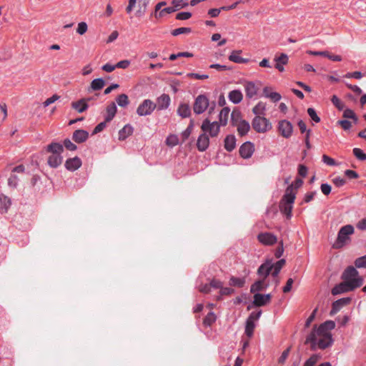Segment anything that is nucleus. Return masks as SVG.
I'll return each mask as SVG.
<instances>
[{"mask_svg":"<svg viewBox=\"0 0 366 366\" xmlns=\"http://www.w3.org/2000/svg\"><path fill=\"white\" fill-rule=\"evenodd\" d=\"M335 327V322L332 320H327L319 326L315 325L305 343L310 345L312 351L324 350L332 347L334 340L331 331Z\"/></svg>","mask_w":366,"mask_h":366,"instance_id":"nucleus-1","label":"nucleus"},{"mask_svg":"<svg viewBox=\"0 0 366 366\" xmlns=\"http://www.w3.org/2000/svg\"><path fill=\"white\" fill-rule=\"evenodd\" d=\"M285 264V259H281L275 263H273L272 259H267L257 269V274L262 277V279L265 280L269 274H271L274 278H276Z\"/></svg>","mask_w":366,"mask_h":366,"instance_id":"nucleus-2","label":"nucleus"},{"mask_svg":"<svg viewBox=\"0 0 366 366\" xmlns=\"http://www.w3.org/2000/svg\"><path fill=\"white\" fill-rule=\"evenodd\" d=\"M295 199V192H294L292 186L290 185L286 189L280 205L281 212L285 214L287 218H290L292 216V205Z\"/></svg>","mask_w":366,"mask_h":366,"instance_id":"nucleus-3","label":"nucleus"},{"mask_svg":"<svg viewBox=\"0 0 366 366\" xmlns=\"http://www.w3.org/2000/svg\"><path fill=\"white\" fill-rule=\"evenodd\" d=\"M354 227L351 224L342 227L338 232L337 237L334 244L335 247L336 248L342 247L350 240V236L354 233Z\"/></svg>","mask_w":366,"mask_h":366,"instance_id":"nucleus-4","label":"nucleus"},{"mask_svg":"<svg viewBox=\"0 0 366 366\" xmlns=\"http://www.w3.org/2000/svg\"><path fill=\"white\" fill-rule=\"evenodd\" d=\"M252 126L257 133H266L272 128L269 120L262 116H255L252 119Z\"/></svg>","mask_w":366,"mask_h":366,"instance_id":"nucleus-5","label":"nucleus"},{"mask_svg":"<svg viewBox=\"0 0 366 366\" xmlns=\"http://www.w3.org/2000/svg\"><path fill=\"white\" fill-rule=\"evenodd\" d=\"M341 278L347 282L360 284V287L362 285L364 281L363 278L359 275L357 268L353 266L347 267L342 272Z\"/></svg>","mask_w":366,"mask_h":366,"instance_id":"nucleus-6","label":"nucleus"},{"mask_svg":"<svg viewBox=\"0 0 366 366\" xmlns=\"http://www.w3.org/2000/svg\"><path fill=\"white\" fill-rule=\"evenodd\" d=\"M221 126L218 122H211L208 119H205L202 123L201 129L205 134L209 133V137L213 138L218 136Z\"/></svg>","mask_w":366,"mask_h":366,"instance_id":"nucleus-7","label":"nucleus"},{"mask_svg":"<svg viewBox=\"0 0 366 366\" xmlns=\"http://www.w3.org/2000/svg\"><path fill=\"white\" fill-rule=\"evenodd\" d=\"M209 106V100L206 94L198 95L193 104V111L196 114H203Z\"/></svg>","mask_w":366,"mask_h":366,"instance_id":"nucleus-8","label":"nucleus"},{"mask_svg":"<svg viewBox=\"0 0 366 366\" xmlns=\"http://www.w3.org/2000/svg\"><path fill=\"white\" fill-rule=\"evenodd\" d=\"M359 287L360 284H356V282H350L343 280L340 284L335 285L332 289L331 292L333 295H337L345 292L353 291Z\"/></svg>","mask_w":366,"mask_h":366,"instance_id":"nucleus-9","label":"nucleus"},{"mask_svg":"<svg viewBox=\"0 0 366 366\" xmlns=\"http://www.w3.org/2000/svg\"><path fill=\"white\" fill-rule=\"evenodd\" d=\"M157 108V105L150 99H144L137 107V114L140 117L150 115L154 109Z\"/></svg>","mask_w":366,"mask_h":366,"instance_id":"nucleus-10","label":"nucleus"},{"mask_svg":"<svg viewBox=\"0 0 366 366\" xmlns=\"http://www.w3.org/2000/svg\"><path fill=\"white\" fill-rule=\"evenodd\" d=\"M277 129L283 137L289 139L293 133V125L288 120H280L278 122Z\"/></svg>","mask_w":366,"mask_h":366,"instance_id":"nucleus-11","label":"nucleus"},{"mask_svg":"<svg viewBox=\"0 0 366 366\" xmlns=\"http://www.w3.org/2000/svg\"><path fill=\"white\" fill-rule=\"evenodd\" d=\"M258 241L267 246L274 244L277 242V237L270 232H262L257 235Z\"/></svg>","mask_w":366,"mask_h":366,"instance_id":"nucleus-12","label":"nucleus"},{"mask_svg":"<svg viewBox=\"0 0 366 366\" xmlns=\"http://www.w3.org/2000/svg\"><path fill=\"white\" fill-rule=\"evenodd\" d=\"M254 152V145L251 142H246L243 143L239 147V155L244 159L250 158Z\"/></svg>","mask_w":366,"mask_h":366,"instance_id":"nucleus-13","label":"nucleus"},{"mask_svg":"<svg viewBox=\"0 0 366 366\" xmlns=\"http://www.w3.org/2000/svg\"><path fill=\"white\" fill-rule=\"evenodd\" d=\"M272 298L270 294L262 295L260 293H256L254 295V300L252 304L256 307H262L267 305Z\"/></svg>","mask_w":366,"mask_h":366,"instance_id":"nucleus-14","label":"nucleus"},{"mask_svg":"<svg viewBox=\"0 0 366 366\" xmlns=\"http://www.w3.org/2000/svg\"><path fill=\"white\" fill-rule=\"evenodd\" d=\"M351 301L350 297H343L335 301L332 305V309L330 315H335L344 306L348 305Z\"/></svg>","mask_w":366,"mask_h":366,"instance_id":"nucleus-15","label":"nucleus"},{"mask_svg":"<svg viewBox=\"0 0 366 366\" xmlns=\"http://www.w3.org/2000/svg\"><path fill=\"white\" fill-rule=\"evenodd\" d=\"M209 146V137L207 134L202 133L197 140V148L199 152L206 151Z\"/></svg>","mask_w":366,"mask_h":366,"instance_id":"nucleus-16","label":"nucleus"},{"mask_svg":"<svg viewBox=\"0 0 366 366\" xmlns=\"http://www.w3.org/2000/svg\"><path fill=\"white\" fill-rule=\"evenodd\" d=\"M170 97L168 94H162L157 99V107L158 110H164L169 108L170 105Z\"/></svg>","mask_w":366,"mask_h":366,"instance_id":"nucleus-17","label":"nucleus"},{"mask_svg":"<svg viewBox=\"0 0 366 366\" xmlns=\"http://www.w3.org/2000/svg\"><path fill=\"white\" fill-rule=\"evenodd\" d=\"M274 61H275L274 67L282 72L285 71L284 65L287 64L289 58L286 54L282 53L279 56H275Z\"/></svg>","mask_w":366,"mask_h":366,"instance_id":"nucleus-18","label":"nucleus"},{"mask_svg":"<svg viewBox=\"0 0 366 366\" xmlns=\"http://www.w3.org/2000/svg\"><path fill=\"white\" fill-rule=\"evenodd\" d=\"M244 90L246 97L249 99H252L255 97L258 92V87L253 81H246L244 85Z\"/></svg>","mask_w":366,"mask_h":366,"instance_id":"nucleus-19","label":"nucleus"},{"mask_svg":"<svg viewBox=\"0 0 366 366\" xmlns=\"http://www.w3.org/2000/svg\"><path fill=\"white\" fill-rule=\"evenodd\" d=\"M242 53V50H234L229 54L228 59L229 61L237 64H246L249 61V59L242 57L240 55Z\"/></svg>","mask_w":366,"mask_h":366,"instance_id":"nucleus-20","label":"nucleus"},{"mask_svg":"<svg viewBox=\"0 0 366 366\" xmlns=\"http://www.w3.org/2000/svg\"><path fill=\"white\" fill-rule=\"evenodd\" d=\"M89 138V132L84 129L75 130L72 135V139L78 143H83Z\"/></svg>","mask_w":366,"mask_h":366,"instance_id":"nucleus-21","label":"nucleus"},{"mask_svg":"<svg viewBox=\"0 0 366 366\" xmlns=\"http://www.w3.org/2000/svg\"><path fill=\"white\" fill-rule=\"evenodd\" d=\"M81 166V160L78 157L68 159L65 162L66 169L74 172Z\"/></svg>","mask_w":366,"mask_h":366,"instance_id":"nucleus-22","label":"nucleus"},{"mask_svg":"<svg viewBox=\"0 0 366 366\" xmlns=\"http://www.w3.org/2000/svg\"><path fill=\"white\" fill-rule=\"evenodd\" d=\"M63 162V157L61 154H51L48 157V164L52 168H57Z\"/></svg>","mask_w":366,"mask_h":366,"instance_id":"nucleus-23","label":"nucleus"},{"mask_svg":"<svg viewBox=\"0 0 366 366\" xmlns=\"http://www.w3.org/2000/svg\"><path fill=\"white\" fill-rule=\"evenodd\" d=\"M11 205V199L4 194H1L0 195V213L1 214L7 213Z\"/></svg>","mask_w":366,"mask_h":366,"instance_id":"nucleus-24","label":"nucleus"},{"mask_svg":"<svg viewBox=\"0 0 366 366\" xmlns=\"http://www.w3.org/2000/svg\"><path fill=\"white\" fill-rule=\"evenodd\" d=\"M268 284L266 283L265 279H262L254 282L250 287V292L252 293H255L262 290H264L267 288Z\"/></svg>","mask_w":366,"mask_h":366,"instance_id":"nucleus-25","label":"nucleus"},{"mask_svg":"<svg viewBox=\"0 0 366 366\" xmlns=\"http://www.w3.org/2000/svg\"><path fill=\"white\" fill-rule=\"evenodd\" d=\"M89 99H81L71 103V107L79 113H82L88 109L87 102Z\"/></svg>","mask_w":366,"mask_h":366,"instance_id":"nucleus-26","label":"nucleus"},{"mask_svg":"<svg viewBox=\"0 0 366 366\" xmlns=\"http://www.w3.org/2000/svg\"><path fill=\"white\" fill-rule=\"evenodd\" d=\"M177 112L182 118H187L191 115V108L187 103L179 104Z\"/></svg>","mask_w":366,"mask_h":366,"instance_id":"nucleus-27","label":"nucleus"},{"mask_svg":"<svg viewBox=\"0 0 366 366\" xmlns=\"http://www.w3.org/2000/svg\"><path fill=\"white\" fill-rule=\"evenodd\" d=\"M234 127H237L238 134L241 137L246 135L250 130L249 123L244 119L239 122Z\"/></svg>","mask_w":366,"mask_h":366,"instance_id":"nucleus-28","label":"nucleus"},{"mask_svg":"<svg viewBox=\"0 0 366 366\" xmlns=\"http://www.w3.org/2000/svg\"><path fill=\"white\" fill-rule=\"evenodd\" d=\"M117 108L114 102L109 104L106 109L105 121L107 122H111L116 115Z\"/></svg>","mask_w":366,"mask_h":366,"instance_id":"nucleus-29","label":"nucleus"},{"mask_svg":"<svg viewBox=\"0 0 366 366\" xmlns=\"http://www.w3.org/2000/svg\"><path fill=\"white\" fill-rule=\"evenodd\" d=\"M224 149L227 152L233 151L236 147V138L234 135H227L224 141Z\"/></svg>","mask_w":366,"mask_h":366,"instance_id":"nucleus-30","label":"nucleus"},{"mask_svg":"<svg viewBox=\"0 0 366 366\" xmlns=\"http://www.w3.org/2000/svg\"><path fill=\"white\" fill-rule=\"evenodd\" d=\"M228 98L230 102H232L233 104H237L242 102L243 99V95L240 90L234 89L229 93Z\"/></svg>","mask_w":366,"mask_h":366,"instance_id":"nucleus-31","label":"nucleus"},{"mask_svg":"<svg viewBox=\"0 0 366 366\" xmlns=\"http://www.w3.org/2000/svg\"><path fill=\"white\" fill-rule=\"evenodd\" d=\"M263 93L265 97L270 99L273 102H277L282 98L280 94L275 92H271V89L268 86H265L263 89Z\"/></svg>","mask_w":366,"mask_h":366,"instance_id":"nucleus-32","label":"nucleus"},{"mask_svg":"<svg viewBox=\"0 0 366 366\" xmlns=\"http://www.w3.org/2000/svg\"><path fill=\"white\" fill-rule=\"evenodd\" d=\"M134 132V128L130 124H126L124 127L119 130V139L124 140L129 136L132 134Z\"/></svg>","mask_w":366,"mask_h":366,"instance_id":"nucleus-33","label":"nucleus"},{"mask_svg":"<svg viewBox=\"0 0 366 366\" xmlns=\"http://www.w3.org/2000/svg\"><path fill=\"white\" fill-rule=\"evenodd\" d=\"M46 152L51 154H62L64 152L63 145L58 142H52L46 147Z\"/></svg>","mask_w":366,"mask_h":366,"instance_id":"nucleus-34","label":"nucleus"},{"mask_svg":"<svg viewBox=\"0 0 366 366\" xmlns=\"http://www.w3.org/2000/svg\"><path fill=\"white\" fill-rule=\"evenodd\" d=\"M230 109L228 107H224L219 114V124L222 126H225L227 124Z\"/></svg>","mask_w":366,"mask_h":366,"instance_id":"nucleus-35","label":"nucleus"},{"mask_svg":"<svg viewBox=\"0 0 366 366\" xmlns=\"http://www.w3.org/2000/svg\"><path fill=\"white\" fill-rule=\"evenodd\" d=\"M246 282L245 277H237L232 276L229 279V284L232 287H243Z\"/></svg>","mask_w":366,"mask_h":366,"instance_id":"nucleus-36","label":"nucleus"},{"mask_svg":"<svg viewBox=\"0 0 366 366\" xmlns=\"http://www.w3.org/2000/svg\"><path fill=\"white\" fill-rule=\"evenodd\" d=\"M139 9L136 11L135 15L137 17L141 18L144 16L149 2L147 0H139Z\"/></svg>","mask_w":366,"mask_h":366,"instance_id":"nucleus-37","label":"nucleus"},{"mask_svg":"<svg viewBox=\"0 0 366 366\" xmlns=\"http://www.w3.org/2000/svg\"><path fill=\"white\" fill-rule=\"evenodd\" d=\"M105 85V81L102 78H97L91 82L90 88L92 91L102 89Z\"/></svg>","mask_w":366,"mask_h":366,"instance_id":"nucleus-38","label":"nucleus"},{"mask_svg":"<svg viewBox=\"0 0 366 366\" xmlns=\"http://www.w3.org/2000/svg\"><path fill=\"white\" fill-rule=\"evenodd\" d=\"M265 110L266 104L262 102H258L252 109V112L256 116L264 115Z\"/></svg>","mask_w":366,"mask_h":366,"instance_id":"nucleus-39","label":"nucleus"},{"mask_svg":"<svg viewBox=\"0 0 366 366\" xmlns=\"http://www.w3.org/2000/svg\"><path fill=\"white\" fill-rule=\"evenodd\" d=\"M321 358L320 354H313L305 362L303 366H315Z\"/></svg>","mask_w":366,"mask_h":366,"instance_id":"nucleus-40","label":"nucleus"},{"mask_svg":"<svg viewBox=\"0 0 366 366\" xmlns=\"http://www.w3.org/2000/svg\"><path fill=\"white\" fill-rule=\"evenodd\" d=\"M216 320V315L213 312H209L204 318L203 324L205 327H210Z\"/></svg>","mask_w":366,"mask_h":366,"instance_id":"nucleus-41","label":"nucleus"},{"mask_svg":"<svg viewBox=\"0 0 366 366\" xmlns=\"http://www.w3.org/2000/svg\"><path fill=\"white\" fill-rule=\"evenodd\" d=\"M242 114L239 110H233L231 113V122L232 126H235L239 122L243 121Z\"/></svg>","mask_w":366,"mask_h":366,"instance_id":"nucleus-42","label":"nucleus"},{"mask_svg":"<svg viewBox=\"0 0 366 366\" xmlns=\"http://www.w3.org/2000/svg\"><path fill=\"white\" fill-rule=\"evenodd\" d=\"M254 328H255V323L253 322L252 321H249V320H247L246 324H245V330H244L245 335L249 337H252Z\"/></svg>","mask_w":366,"mask_h":366,"instance_id":"nucleus-43","label":"nucleus"},{"mask_svg":"<svg viewBox=\"0 0 366 366\" xmlns=\"http://www.w3.org/2000/svg\"><path fill=\"white\" fill-rule=\"evenodd\" d=\"M116 101L117 104L121 107H126L129 104L128 96L125 94L119 95L117 97Z\"/></svg>","mask_w":366,"mask_h":366,"instance_id":"nucleus-44","label":"nucleus"},{"mask_svg":"<svg viewBox=\"0 0 366 366\" xmlns=\"http://www.w3.org/2000/svg\"><path fill=\"white\" fill-rule=\"evenodd\" d=\"M194 127V121L192 119L190 120L189 124L185 130H184L181 134V137L182 141L184 142L187 140L192 134V129Z\"/></svg>","mask_w":366,"mask_h":366,"instance_id":"nucleus-45","label":"nucleus"},{"mask_svg":"<svg viewBox=\"0 0 366 366\" xmlns=\"http://www.w3.org/2000/svg\"><path fill=\"white\" fill-rule=\"evenodd\" d=\"M166 144L169 147H173L179 144V138L175 134H170L166 139Z\"/></svg>","mask_w":366,"mask_h":366,"instance_id":"nucleus-46","label":"nucleus"},{"mask_svg":"<svg viewBox=\"0 0 366 366\" xmlns=\"http://www.w3.org/2000/svg\"><path fill=\"white\" fill-rule=\"evenodd\" d=\"M354 264L358 269L366 268V254L357 258L354 262Z\"/></svg>","mask_w":366,"mask_h":366,"instance_id":"nucleus-47","label":"nucleus"},{"mask_svg":"<svg viewBox=\"0 0 366 366\" xmlns=\"http://www.w3.org/2000/svg\"><path fill=\"white\" fill-rule=\"evenodd\" d=\"M19 179L15 174H11L8 179V185L12 188H16L19 184Z\"/></svg>","mask_w":366,"mask_h":366,"instance_id":"nucleus-48","label":"nucleus"},{"mask_svg":"<svg viewBox=\"0 0 366 366\" xmlns=\"http://www.w3.org/2000/svg\"><path fill=\"white\" fill-rule=\"evenodd\" d=\"M355 157L361 161L366 160V154L360 148H354L352 150Z\"/></svg>","mask_w":366,"mask_h":366,"instance_id":"nucleus-49","label":"nucleus"},{"mask_svg":"<svg viewBox=\"0 0 366 366\" xmlns=\"http://www.w3.org/2000/svg\"><path fill=\"white\" fill-rule=\"evenodd\" d=\"M191 29L189 27H179L172 31V34L174 36L182 34H189L191 32Z\"/></svg>","mask_w":366,"mask_h":366,"instance_id":"nucleus-50","label":"nucleus"},{"mask_svg":"<svg viewBox=\"0 0 366 366\" xmlns=\"http://www.w3.org/2000/svg\"><path fill=\"white\" fill-rule=\"evenodd\" d=\"M343 117L346 119H352L355 123L357 122V118L355 113L350 109H347L343 112Z\"/></svg>","mask_w":366,"mask_h":366,"instance_id":"nucleus-51","label":"nucleus"},{"mask_svg":"<svg viewBox=\"0 0 366 366\" xmlns=\"http://www.w3.org/2000/svg\"><path fill=\"white\" fill-rule=\"evenodd\" d=\"M307 114L315 123H319L320 122V118L317 114V112L314 108H308Z\"/></svg>","mask_w":366,"mask_h":366,"instance_id":"nucleus-52","label":"nucleus"},{"mask_svg":"<svg viewBox=\"0 0 366 366\" xmlns=\"http://www.w3.org/2000/svg\"><path fill=\"white\" fill-rule=\"evenodd\" d=\"M62 145L69 151H75L77 149V147L69 139H65Z\"/></svg>","mask_w":366,"mask_h":366,"instance_id":"nucleus-53","label":"nucleus"},{"mask_svg":"<svg viewBox=\"0 0 366 366\" xmlns=\"http://www.w3.org/2000/svg\"><path fill=\"white\" fill-rule=\"evenodd\" d=\"M88 26L86 22H80L78 24V26L76 29V32L80 34L83 35L87 31Z\"/></svg>","mask_w":366,"mask_h":366,"instance_id":"nucleus-54","label":"nucleus"},{"mask_svg":"<svg viewBox=\"0 0 366 366\" xmlns=\"http://www.w3.org/2000/svg\"><path fill=\"white\" fill-rule=\"evenodd\" d=\"M192 16V13L189 11H182L177 14L176 19L177 20H187Z\"/></svg>","mask_w":366,"mask_h":366,"instance_id":"nucleus-55","label":"nucleus"},{"mask_svg":"<svg viewBox=\"0 0 366 366\" xmlns=\"http://www.w3.org/2000/svg\"><path fill=\"white\" fill-rule=\"evenodd\" d=\"M261 315H262V310H258L257 312H251V314L249 315V316L248 317V318L247 320L254 322L255 321H257L259 319Z\"/></svg>","mask_w":366,"mask_h":366,"instance_id":"nucleus-56","label":"nucleus"},{"mask_svg":"<svg viewBox=\"0 0 366 366\" xmlns=\"http://www.w3.org/2000/svg\"><path fill=\"white\" fill-rule=\"evenodd\" d=\"M107 122H106L104 120V122H100L99 124H98L94 129L92 134H98V133L101 132L102 131H103L105 129V127H107Z\"/></svg>","mask_w":366,"mask_h":366,"instance_id":"nucleus-57","label":"nucleus"},{"mask_svg":"<svg viewBox=\"0 0 366 366\" xmlns=\"http://www.w3.org/2000/svg\"><path fill=\"white\" fill-rule=\"evenodd\" d=\"M322 162L329 166H336L337 165L335 160L326 154H324L322 156Z\"/></svg>","mask_w":366,"mask_h":366,"instance_id":"nucleus-58","label":"nucleus"},{"mask_svg":"<svg viewBox=\"0 0 366 366\" xmlns=\"http://www.w3.org/2000/svg\"><path fill=\"white\" fill-rule=\"evenodd\" d=\"M290 352V347H288L287 349H286L285 350H284L282 352L281 356L278 359V362L280 364H284L286 360L287 359V357L289 356Z\"/></svg>","mask_w":366,"mask_h":366,"instance_id":"nucleus-59","label":"nucleus"},{"mask_svg":"<svg viewBox=\"0 0 366 366\" xmlns=\"http://www.w3.org/2000/svg\"><path fill=\"white\" fill-rule=\"evenodd\" d=\"M177 10V9L174 8V6L166 7V8L162 9L159 12V17H160V18L162 17L165 13L172 14V13L176 11Z\"/></svg>","mask_w":366,"mask_h":366,"instance_id":"nucleus-60","label":"nucleus"},{"mask_svg":"<svg viewBox=\"0 0 366 366\" xmlns=\"http://www.w3.org/2000/svg\"><path fill=\"white\" fill-rule=\"evenodd\" d=\"M234 292V289H232L231 287H224L223 286L222 287V288L219 291L220 296L230 295L233 294Z\"/></svg>","mask_w":366,"mask_h":366,"instance_id":"nucleus-61","label":"nucleus"},{"mask_svg":"<svg viewBox=\"0 0 366 366\" xmlns=\"http://www.w3.org/2000/svg\"><path fill=\"white\" fill-rule=\"evenodd\" d=\"M337 124H340L344 130H349L352 127L351 122L347 119L340 120L337 122Z\"/></svg>","mask_w":366,"mask_h":366,"instance_id":"nucleus-62","label":"nucleus"},{"mask_svg":"<svg viewBox=\"0 0 366 366\" xmlns=\"http://www.w3.org/2000/svg\"><path fill=\"white\" fill-rule=\"evenodd\" d=\"M320 189H321V192L325 194V195H328L330 194L331 192V190H332V187L331 186L327 184V183H323L321 184L320 186Z\"/></svg>","mask_w":366,"mask_h":366,"instance_id":"nucleus-63","label":"nucleus"},{"mask_svg":"<svg viewBox=\"0 0 366 366\" xmlns=\"http://www.w3.org/2000/svg\"><path fill=\"white\" fill-rule=\"evenodd\" d=\"M331 102L337 109H342V103L336 95L332 97Z\"/></svg>","mask_w":366,"mask_h":366,"instance_id":"nucleus-64","label":"nucleus"}]
</instances>
